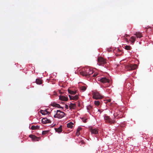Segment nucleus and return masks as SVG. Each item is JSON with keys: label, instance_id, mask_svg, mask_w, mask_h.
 Here are the masks:
<instances>
[{"label": "nucleus", "instance_id": "obj_1", "mask_svg": "<svg viewBox=\"0 0 153 153\" xmlns=\"http://www.w3.org/2000/svg\"><path fill=\"white\" fill-rule=\"evenodd\" d=\"M54 112L55 113L53 116L54 118H57L59 119L62 118L64 116L65 114L63 112L59 110H57L56 111H55Z\"/></svg>", "mask_w": 153, "mask_h": 153}, {"label": "nucleus", "instance_id": "obj_2", "mask_svg": "<svg viewBox=\"0 0 153 153\" xmlns=\"http://www.w3.org/2000/svg\"><path fill=\"white\" fill-rule=\"evenodd\" d=\"M90 68H84L82 71L80 72V74L83 76L88 77L89 72L90 71Z\"/></svg>", "mask_w": 153, "mask_h": 153}, {"label": "nucleus", "instance_id": "obj_3", "mask_svg": "<svg viewBox=\"0 0 153 153\" xmlns=\"http://www.w3.org/2000/svg\"><path fill=\"white\" fill-rule=\"evenodd\" d=\"M103 97V96L98 92L95 91L93 93V98L96 100L101 99Z\"/></svg>", "mask_w": 153, "mask_h": 153}, {"label": "nucleus", "instance_id": "obj_4", "mask_svg": "<svg viewBox=\"0 0 153 153\" xmlns=\"http://www.w3.org/2000/svg\"><path fill=\"white\" fill-rule=\"evenodd\" d=\"M97 62L99 65L104 66V65L106 64L105 60L102 57H98Z\"/></svg>", "mask_w": 153, "mask_h": 153}, {"label": "nucleus", "instance_id": "obj_5", "mask_svg": "<svg viewBox=\"0 0 153 153\" xmlns=\"http://www.w3.org/2000/svg\"><path fill=\"white\" fill-rule=\"evenodd\" d=\"M137 65L136 64H130L127 65L126 66V68L128 71H131L137 68Z\"/></svg>", "mask_w": 153, "mask_h": 153}, {"label": "nucleus", "instance_id": "obj_6", "mask_svg": "<svg viewBox=\"0 0 153 153\" xmlns=\"http://www.w3.org/2000/svg\"><path fill=\"white\" fill-rule=\"evenodd\" d=\"M104 119L105 120L106 123H108L110 124H114L115 121L113 120H112L111 119L110 117L108 116H105Z\"/></svg>", "mask_w": 153, "mask_h": 153}, {"label": "nucleus", "instance_id": "obj_7", "mask_svg": "<svg viewBox=\"0 0 153 153\" xmlns=\"http://www.w3.org/2000/svg\"><path fill=\"white\" fill-rule=\"evenodd\" d=\"M99 80L102 83H109L110 82V80L105 77L101 78Z\"/></svg>", "mask_w": 153, "mask_h": 153}, {"label": "nucleus", "instance_id": "obj_8", "mask_svg": "<svg viewBox=\"0 0 153 153\" xmlns=\"http://www.w3.org/2000/svg\"><path fill=\"white\" fill-rule=\"evenodd\" d=\"M29 137L32 139L33 141H38L39 139V138L37 137L34 135L30 134L29 135Z\"/></svg>", "mask_w": 153, "mask_h": 153}, {"label": "nucleus", "instance_id": "obj_9", "mask_svg": "<svg viewBox=\"0 0 153 153\" xmlns=\"http://www.w3.org/2000/svg\"><path fill=\"white\" fill-rule=\"evenodd\" d=\"M42 123L44 124L51 123V120L47 118H43L42 120Z\"/></svg>", "mask_w": 153, "mask_h": 153}, {"label": "nucleus", "instance_id": "obj_10", "mask_svg": "<svg viewBox=\"0 0 153 153\" xmlns=\"http://www.w3.org/2000/svg\"><path fill=\"white\" fill-rule=\"evenodd\" d=\"M59 99L61 100L64 101H67L68 100L67 97L62 96H59Z\"/></svg>", "mask_w": 153, "mask_h": 153}, {"label": "nucleus", "instance_id": "obj_11", "mask_svg": "<svg viewBox=\"0 0 153 153\" xmlns=\"http://www.w3.org/2000/svg\"><path fill=\"white\" fill-rule=\"evenodd\" d=\"M134 34L136 36L137 38H140L143 36L142 33L140 32H136Z\"/></svg>", "mask_w": 153, "mask_h": 153}, {"label": "nucleus", "instance_id": "obj_12", "mask_svg": "<svg viewBox=\"0 0 153 153\" xmlns=\"http://www.w3.org/2000/svg\"><path fill=\"white\" fill-rule=\"evenodd\" d=\"M90 131L92 133L97 134L98 133V130L97 129L91 128H90Z\"/></svg>", "mask_w": 153, "mask_h": 153}, {"label": "nucleus", "instance_id": "obj_13", "mask_svg": "<svg viewBox=\"0 0 153 153\" xmlns=\"http://www.w3.org/2000/svg\"><path fill=\"white\" fill-rule=\"evenodd\" d=\"M40 112L42 115H45L48 114V115H49V114H50V113L49 112L47 111V109H46V110L44 111L42 110H40Z\"/></svg>", "mask_w": 153, "mask_h": 153}, {"label": "nucleus", "instance_id": "obj_14", "mask_svg": "<svg viewBox=\"0 0 153 153\" xmlns=\"http://www.w3.org/2000/svg\"><path fill=\"white\" fill-rule=\"evenodd\" d=\"M55 129L56 132L59 133L61 132L62 131V126H60L58 128H55Z\"/></svg>", "mask_w": 153, "mask_h": 153}, {"label": "nucleus", "instance_id": "obj_15", "mask_svg": "<svg viewBox=\"0 0 153 153\" xmlns=\"http://www.w3.org/2000/svg\"><path fill=\"white\" fill-rule=\"evenodd\" d=\"M76 106V105L75 103H71L69 106L70 109H74L75 107Z\"/></svg>", "mask_w": 153, "mask_h": 153}, {"label": "nucleus", "instance_id": "obj_16", "mask_svg": "<svg viewBox=\"0 0 153 153\" xmlns=\"http://www.w3.org/2000/svg\"><path fill=\"white\" fill-rule=\"evenodd\" d=\"M73 125L74 123H73L70 122L67 124V127L71 128L73 127Z\"/></svg>", "mask_w": 153, "mask_h": 153}, {"label": "nucleus", "instance_id": "obj_17", "mask_svg": "<svg viewBox=\"0 0 153 153\" xmlns=\"http://www.w3.org/2000/svg\"><path fill=\"white\" fill-rule=\"evenodd\" d=\"M36 83L39 85H40L42 83V80L39 79H36Z\"/></svg>", "mask_w": 153, "mask_h": 153}, {"label": "nucleus", "instance_id": "obj_18", "mask_svg": "<svg viewBox=\"0 0 153 153\" xmlns=\"http://www.w3.org/2000/svg\"><path fill=\"white\" fill-rule=\"evenodd\" d=\"M51 105L53 106L54 107H57V108H61L60 106V105L56 103H53L51 104Z\"/></svg>", "mask_w": 153, "mask_h": 153}, {"label": "nucleus", "instance_id": "obj_19", "mask_svg": "<svg viewBox=\"0 0 153 153\" xmlns=\"http://www.w3.org/2000/svg\"><path fill=\"white\" fill-rule=\"evenodd\" d=\"M136 40V37L134 36H132L131 37L130 41L132 43H134Z\"/></svg>", "mask_w": 153, "mask_h": 153}, {"label": "nucleus", "instance_id": "obj_20", "mask_svg": "<svg viewBox=\"0 0 153 153\" xmlns=\"http://www.w3.org/2000/svg\"><path fill=\"white\" fill-rule=\"evenodd\" d=\"M68 91L69 93L72 95H74L76 93V91H73L70 90L69 89H68Z\"/></svg>", "mask_w": 153, "mask_h": 153}, {"label": "nucleus", "instance_id": "obj_21", "mask_svg": "<svg viewBox=\"0 0 153 153\" xmlns=\"http://www.w3.org/2000/svg\"><path fill=\"white\" fill-rule=\"evenodd\" d=\"M39 128V126H32L31 128L32 130H35Z\"/></svg>", "mask_w": 153, "mask_h": 153}, {"label": "nucleus", "instance_id": "obj_22", "mask_svg": "<svg viewBox=\"0 0 153 153\" xmlns=\"http://www.w3.org/2000/svg\"><path fill=\"white\" fill-rule=\"evenodd\" d=\"M125 49L127 50H130L131 49V47L130 46L128 45L124 46Z\"/></svg>", "mask_w": 153, "mask_h": 153}, {"label": "nucleus", "instance_id": "obj_23", "mask_svg": "<svg viewBox=\"0 0 153 153\" xmlns=\"http://www.w3.org/2000/svg\"><path fill=\"white\" fill-rule=\"evenodd\" d=\"M100 102L99 101H94V104L95 105L98 106L100 105Z\"/></svg>", "mask_w": 153, "mask_h": 153}, {"label": "nucleus", "instance_id": "obj_24", "mask_svg": "<svg viewBox=\"0 0 153 153\" xmlns=\"http://www.w3.org/2000/svg\"><path fill=\"white\" fill-rule=\"evenodd\" d=\"M79 98L78 96L77 95H76L74 96H73V100H77Z\"/></svg>", "mask_w": 153, "mask_h": 153}, {"label": "nucleus", "instance_id": "obj_25", "mask_svg": "<svg viewBox=\"0 0 153 153\" xmlns=\"http://www.w3.org/2000/svg\"><path fill=\"white\" fill-rule=\"evenodd\" d=\"M93 71L92 70H91V69H90V71L89 72V73L88 74V77H89L90 76L93 74Z\"/></svg>", "mask_w": 153, "mask_h": 153}, {"label": "nucleus", "instance_id": "obj_26", "mask_svg": "<svg viewBox=\"0 0 153 153\" xmlns=\"http://www.w3.org/2000/svg\"><path fill=\"white\" fill-rule=\"evenodd\" d=\"M86 89V87L85 86H82L81 87V89L83 91H85Z\"/></svg>", "mask_w": 153, "mask_h": 153}, {"label": "nucleus", "instance_id": "obj_27", "mask_svg": "<svg viewBox=\"0 0 153 153\" xmlns=\"http://www.w3.org/2000/svg\"><path fill=\"white\" fill-rule=\"evenodd\" d=\"M49 132V131H43L42 132V134H46L48 133Z\"/></svg>", "mask_w": 153, "mask_h": 153}, {"label": "nucleus", "instance_id": "obj_28", "mask_svg": "<svg viewBox=\"0 0 153 153\" xmlns=\"http://www.w3.org/2000/svg\"><path fill=\"white\" fill-rule=\"evenodd\" d=\"M92 106L90 105L88 106L87 107V109L88 110H89L90 109L92 108Z\"/></svg>", "mask_w": 153, "mask_h": 153}, {"label": "nucleus", "instance_id": "obj_29", "mask_svg": "<svg viewBox=\"0 0 153 153\" xmlns=\"http://www.w3.org/2000/svg\"><path fill=\"white\" fill-rule=\"evenodd\" d=\"M70 100H73V96H71L70 95H68Z\"/></svg>", "mask_w": 153, "mask_h": 153}, {"label": "nucleus", "instance_id": "obj_30", "mask_svg": "<svg viewBox=\"0 0 153 153\" xmlns=\"http://www.w3.org/2000/svg\"><path fill=\"white\" fill-rule=\"evenodd\" d=\"M82 121L84 123H86V120H87V119H85V118H83L82 119Z\"/></svg>", "mask_w": 153, "mask_h": 153}, {"label": "nucleus", "instance_id": "obj_31", "mask_svg": "<svg viewBox=\"0 0 153 153\" xmlns=\"http://www.w3.org/2000/svg\"><path fill=\"white\" fill-rule=\"evenodd\" d=\"M82 129V128L81 127H79L77 128V131L79 132V131L81 130Z\"/></svg>", "mask_w": 153, "mask_h": 153}, {"label": "nucleus", "instance_id": "obj_32", "mask_svg": "<svg viewBox=\"0 0 153 153\" xmlns=\"http://www.w3.org/2000/svg\"><path fill=\"white\" fill-rule=\"evenodd\" d=\"M80 133H79V132L78 131H76V135L77 136H79L80 135Z\"/></svg>", "mask_w": 153, "mask_h": 153}, {"label": "nucleus", "instance_id": "obj_33", "mask_svg": "<svg viewBox=\"0 0 153 153\" xmlns=\"http://www.w3.org/2000/svg\"><path fill=\"white\" fill-rule=\"evenodd\" d=\"M84 143V141L82 140H81V141L79 143L80 144V145H81V144H82Z\"/></svg>", "mask_w": 153, "mask_h": 153}, {"label": "nucleus", "instance_id": "obj_34", "mask_svg": "<svg viewBox=\"0 0 153 153\" xmlns=\"http://www.w3.org/2000/svg\"><path fill=\"white\" fill-rule=\"evenodd\" d=\"M65 108H66V109H68V105H67V104H65Z\"/></svg>", "mask_w": 153, "mask_h": 153}, {"label": "nucleus", "instance_id": "obj_35", "mask_svg": "<svg viewBox=\"0 0 153 153\" xmlns=\"http://www.w3.org/2000/svg\"><path fill=\"white\" fill-rule=\"evenodd\" d=\"M97 75V74H94L93 75H92V76L93 77H95Z\"/></svg>", "mask_w": 153, "mask_h": 153}, {"label": "nucleus", "instance_id": "obj_36", "mask_svg": "<svg viewBox=\"0 0 153 153\" xmlns=\"http://www.w3.org/2000/svg\"><path fill=\"white\" fill-rule=\"evenodd\" d=\"M107 101L108 102H111V100L110 99H109L107 100Z\"/></svg>", "mask_w": 153, "mask_h": 153}, {"label": "nucleus", "instance_id": "obj_37", "mask_svg": "<svg viewBox=\"0 0 153 153\" xmlns=\"http://www.w3.org/2000/svg\"><path fill=\"white\" fill-rule=\"evenodd\" d=\"M127 36H128V35L127 34H126V36L127 37Z\"/></svg>", "mask_w": 153, "mask_h": 153}]
</instances>
